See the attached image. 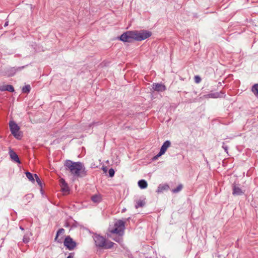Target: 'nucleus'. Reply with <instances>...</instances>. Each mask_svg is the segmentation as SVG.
I'll use <instances>...</instances> for the list:
<instances>
[{
  "label": "nucleus",
  "instance_id": "4be33fe9",
  "mask_svg": "<svg viewBox=\"0 0 258 258\" xmlns=\"http://www.w3.org/2000/svg\"><path fill=\"white\" fill-rule=\"evenodd\" d=\"M31 87L30 85H26L24 86L22 89V92L23 93L28 94L31 91Z\"/></svg>",
  "mask_w": 258,
  "mask_h": 258
},
{
  "label": "nucleus",
  "instance_id": "bb28decb",
  "mask_svg": "<svg viewBox=\"0 0 258 258\" xmlns=\"http://www.w3.org/2000/svg\"><path fill=\"white\" fill-rule=\"evenodd\" d=\"M33 194L31 193L26 195L24 198L26 199L27 201H28V202H29V200L32 199L33 198Z\"/></svg>",
  "mask_w": 258,
  "mask_h": 258
},
{
  "label": "nucleus",
  "instance_id": "ea45409f",
  "mask_svg": "<svg viewBox=\"0 0 258 258\" xmlns=\"http://www.w3.org/2000/svg\"><path fill=\"white\" fill-rule=\"evenodd\" d=\"M130 219V218H127L126 220H128Z\"/></svg>",
  "mask_w": 258,
  "mask_h": 258
},
{
  "label": "nucleus",
  "instance_id": "cd10ccee",
  "mask_svg": "<svg viewBox=\"0 0 258 258\" xmlns=\"http://www.w3.org/2000/svg\"><path fill=\"white\" fill-rule=\"evenodd\" d=\"M108 174H109V176L110 177H112L113 176H114V174H115L114 170L113 168H110L108 170Z\"/></svg>",
  "mask_w": 258,
  "mask_h": 258
},
{
  "label": "nucleus",
  "instance_id": "7c9ffc66",
  "mask_svg": "<svg viewBox=\"0 0 258 258\" xmlns=\"http://www.w3.org/2000/svg\"><path fill=\"white\" fill-rule=\"evenodd\" d=\"M222 148L224 150L225 152H226V153H228V147L227 145H226V144L224 142H223Z\"/></svg>",
  "mask_w": 258,
  "mask_h": 258
},
{
  "label": "nucleus",
  "instance_id": "c85d7f7f",
  "mask_svg": "<svg viewBox=\"0 0 258 258\" xmlns=\"http://www.w3.org/2000/svg\"><path fill=\"white\" fill-rule=\"evenodd\" d=\"M163 155V154H162L161 152L159 151V152L156 155H155L152 158V160H157L160 157H161Z\"/></svg>",
  "mask_w": 258,
  "mask_h": 258
},
{
  "label": "nucleus",
  "instance_id": "f704fd0d",
  "mask_svg": "<svg viewBox=\"0 0 258 258\" xmlns=\"http://www.w3.org/2000/svg\"><path fill=\"white\" fill-rule=\"evenodd\" d=\"M119 239H120V238H119V237H118V238H114V239H114V240H115V241H116V242H119Z\"/></svg>",
  "mask_w": 258,
  "mask_h": 258
},
{
  "label": "nucleus",
  "instance_id": "b1692460",
  "mask_svg": "<svg viewBox=\"0 0 258 258\" xmlns=\"http://www.w3.org/2000/svg\"><path fill=\"white\" fill-rule=\"evenodd\" d=\"M183 188V185L181 184H179L176 188L173 189L172 191L173 193H177L180 191Z\"/></svg>",
  "mask_w": 258,
  "mask_h": 258
},
{
  "label": "nucleus",
  "instance_id": "473e14b6",
  "mask_svg": "<svg viewBox=\"0 0 258 258\" xmlns=\"http://www.w3.org/2000/svg\"><path fill=\"white\" fill-rule=\"evenodd\" d=\"M64 226L66 227H68L70 226V224L68 222H66L64 225Z\"/></svg>",
  "mask_w": 258,
  "mask_h": 258
},
{
  "label": "nucleus",
  "instance_id": "9b49d317",
  "mask_svg": "<svg viewBox=\"0 0 258 258\" xmlns=\"http://www.w3.org/2000/svg\"><path fill=\"white\" fill-rule=\"evenodd\" d=\"M244 194L243 191L238 186L235 184L232 185V195L234 196H241Z\"/></svg>",
  "mask_w": 258,
  "mask_h": 258
},
{
  "label": "nucleus",
  "instance_id": "ddd939ff",
  "mask_svg": "<svg viewBox=\"0 0 258 258\" xmlns=\"http://www.w3.org/2000/svg\"><path fill=\"white\" fill-rule=\"evenodd\" d=\"M59 184L63 192H69L70 191L68 184L63 178L59 179Z\"/></svg>",
  "mask_w": 258,
  "mask_h": 258
},
{
  "label": "nucleus",
  "instance_id": "2eb2a0df",
  "mask_svg": "<svg viewBox=\"0 0 258 258\" xmlns=\"http://www.w3.org/2000/svg\"><path fill=\"white\" fill-rule=\"evenodd\" d=\"M169 189V186L167 184H160L158 185L156 190V192L158 194L163 192L165 190H167Z\"/></svg>",
  "mask_w": 258,
  "mask_h": 258
},
{
  "label": "nucleus",
  "instance_id": "423d86ee",
  "mask_svg": "<svg viewBox=\"0 0 258 258\" xmlns=\"http://www.w3.org/2000/svg\"><path fill=\"white\" fill-rule=\"evenodd\" d=\"M9 126L11 134L15 138L20 140L22 137V135L19 131L20 129L19 126L13 120H11L9 122Z\"/></svg>",
  "mask_w": 258,
  "mask_h": 258
},
{
  "label": "nucleus",
  "instance_id": "20e7f679",
  "mask_svg": "<svg viewBox=\"0 0 258 258\" xmlns=\"http://www.w3.org/2000/svg\"><path fill=\"white\" fill-rule=\"evenodd\" d=\"M125 229V222L122 220H118L114 223V228L108 229L109 232L112 234H116L119 236H122Z\"/></svg>",
  "mask_w": 258,
  "mask_h": 258
},
{
  "label": "nucleus",
  "instance_id": "412c9836",
  "mask_svg": "<svg viewBox=\"0 0 258 258\" xmlns=\"http://www.w3.org/2000/svg\"><path fill=\"white\" fill-rule=\"evenodd\" d=\"M251 91L258 98V84H255L252 86Z\"/></svg>",
  "mask_w": 258,
  "mask_h": 258
},
{
  "label": "nucleus",
  "instance_id": "f257e3e1",
  "mask_svg": "<svg viewBox=\"0 0 258 258\" xmlns=\"http://www.w3.org/2000/svg\"><path fill=\"white\" fill-rule=\"evenodd\" d=\"M64 166L66 169L70 171L74 176L83 177L87 175L86 168L81 162H73L70 160H67Z\"/></svg>",
  "mask_w": 258,
  "mask_h": 258
},
{
  "label": "nucleus",
  "instance_id": "a878e982",
  "mask_svg": "<svg viewBox=\"0 0 258 258\" xmlns=\"http://www.w3.org/2000/svg\"><path fill=\"white\" fill-rule=\"evenodd\" d=\"M30 241V238L27 234H25L23 238V242L24 243H28Z\"/></svg>",
  "mask_w": 258,
  "mask_h": 258
},
{
  "label": "nucleus",
  "instance_id": "58836bf2",
  "mask_svg": "<svg viewBox=\"0 0 258 258\" xmlns=\"http://www.w3.org/2000/svg\"><path fill=\"white\" fill-rule=\"evenodd\" d=\"M77 226L75 224L72 225V227H76Z\"/></svg>",
  "mask_w": 258,
  "mask_h": 258
},
{
  "label": "nucleus",
  "instance_id": "2f4dec72",
  "mask_svg": "<svg viewBox=\"0 0 258 258\" xmlns=\"http://www.w3.org/2000/svg\"><path fill=\"white\" fill-rule=\"evenodd\" d=\"M74 252H71L69 253V255L67 256V258H74Z\"/></svg>",
  "mask_w": 258,
  "mask_h": 258
},
{
  "label": "nucleus",
  "instance_id": "9d476101",
  "mask_svg": "<svg viewBox=\"0 0 258 258\" xmlns=\"http://www.w3.org/2000/svg\"><path fill=\"white\" fill-rule=\"evenodd\" d=\"M152 89L157 92H163L166 90V87L164 84L160 83H153L152 84Z\"/></svg>",
  "mask_w": 258,
  "mask_h": 258
},
{
  "label": "nucleus",
  "instance_id": "1a4fd4ad",
  "mask_svg": "<svg viewBox=\"0 0 258 258\" xmlns=\"http://www.w3.org/2000/svg\"><path fill=\"white\" fill-rule=\"evenodd\" d=\"M9 155L10 156V158L11 160L15 162V163L21 164V160L18 156V155L17 154V153L14 151L12 149H10L9 152Z\"/></svg>",
  "mask_w": 258,
  "mask_h": 258
},
{
  "label": "nucleus",
  "instance_id": "dca6fc26",
  "mask_svg": "<svg viewBox=\"0 0 258 258\" xmlns=\"http://www.w3.org/2000/svg\"><path fill=\"white\" fill-rule=\"evenodd\" d=\"M0 90L1 91H9L10 92H14L15 89L14 87L11 85H6L0 86Z\"/></svg>",
  "mask_w": 258,
  "mask_h": 258
},
{
  "label": "nucleus",
  "instance_id": "5701e85b",
  "mask_svg": "<svg viewBox=\"0 0 258 258\" xmlns=\"http://www.w3.org/2000/svg\"><path fill=\"white\" fill-rule=\"evenodd\" d=\"M146 204L145 200H139L135 205V208L138 209L140 207H143Z\"/></svg>",
  "mask_w": 258,
  "mask_h": 258
},
{
  "label": "nucleus",
  "instance_id": "4468645a",
  "mask_svg": "<svg viewBox=\"0 0 258 258\" xmlns=\"http://www.w3.org/2000/svg\"><path fill=\"white\" fill-rule=\"evenodd\" d=\"M171 142L169 140H166L165 141L163 145H162L160 152H161L162 154H164L167 149L170 146Z\"/></svg>",
  "mask_w": 258,
  "mask_h": 258
},
{
  "label": "nucleus",
  "instance_id": "f3484780",
  "mask_svg": "<svg viewBox=\"0 0 258 258\" xmlns=\"http://www.w3.org/2000/svg\"><path fill=\"white\" fill-rule=\"evenodd\" d=\"M64 232V230L62 228H59L56 232V236L54 238V240L57 241L58 243H61V239H58V236L60 234H62Z\"/></svg>",
  "mask_w": 258,
  "mask_h": 258
},
{
  "label": "nucleus",
  "instance_id": "f03ea898",
  "mask_svg": "<svg viewBox=\"0 0 258 258\" xmlns=\"http://www.w3.org/2000/svg\"><path fill=\"white\" fill-rule=\"evenodd\" d=\"M93 238L96 247L98 248L110 249L114 245H116L114 242L108 240L105 237L97 233H94Z\"/></svg>",
  "mask_w": 258,
  "mask_h": 258
},
{
  "label": "nucleus",
  "instance_id": "6e6552de",
  "mask_svg": "<svg viewBox=\"0 0 258 258\" xmlns=\"http://www.w3.org/2000/svg\"><path fill=\"white\" fill-rule=\"evenodd\" d=\"M63 245L69 250H73L77 245V243L70 236L65 237Z\"/></svg>",
  "mask_w": 258,
  "mask_h": 258
},
{
  "label": "nucleus",
  "instance_id": "393cba45",
  "mask_svg": "<svg viewBox=\"0 0 258 258\" xmlns=\"http://www.w3.org/2000/svg\"><path fill=\"white\" fill-rule=\"evenodd\" d=\"M34 177L35 178V180H36L37 183H38V184L39 185V186L40 187H42V183L41 181V179L38 176V175L37 174H34Z\"/></svg>",
  "mask_w": 258,
  "mask_h": 258
},
{
  "label": "nucleus",
  "instance_id": "c9c22d12",
  "mask_svg": "<svg viewBox=\"0 0 258 258\" xmlns=\"http://www.w3.org/2000/svg\"><path fill=\"white\" fill-rule=\"evenodd\" d=\"M8 24H9V22L8 21L6 22L4 24V27L7 26L8 25Z\"/></svg>",
  "mask_w": 258,
  "mask_h": 258
},
{
  "label": "nucleus",
  "instance_id": "6ab92c4d",
  "mask_svg": "<svg viewBox=\"0 0 258 258\" xmlns=\"http://www.w3.org/2000/svg\"><path fill=\"white\" fill-rule=\"evenodd\" d=\"M91 200L95 203H99L101 201L102 198L99 195H94L91 197Z\"/></svg>",
  "mask_w": 258,
  "mask_h": 258
},
{
  "label": "nucleus",
  "instance_id": "f8f14e48",
  "mask_svg": "<svg viewBox=\"0 0 258 258\" xmlns=\"http://www.w3.org/2000/svg\"><path fill=\"white\" fill-rule=\"evenodd\" d=\"M225 96V93L222 91H220V92L211 93L204 95V96L207 98H217L222 97Z\"/></svg>",
  "mask_w": 258,
  "mask_h": 258
},
{
  "label": "nucleus",
  "instance_id": "aec40b11",
  "mask_svg": "<svg viewBox=\"0 0 258 258\" xmlns=\"http://www.w3.org/2000/svg\"><path fill=\"white\" fill-rule=\"evenodd\" d=\"M25 174L26 177L30 181H31L32 183L35 182V180L34 179V174H33L29 171H27L25 172Z\"/></svg>",
  "mask_w": 258,
  "mask_h": 258
},
{
  "label": "nucleus",
  "instance_id": "c756f323",
  "mask_svg": "<svg viewBox=\"0 0 258 258\" xmlns=\"http://www.w3.org/2000/svg\"><path fill=\"white\" fill-rule=\"evenodd\" d=\"M194 81L196 83L199 84L201 82V78L198 75L195 76L194 77Z\"/></svg>",
  "mask_w": 258,
  "mask_h": 258
},
{
  "label": "nucleus",
  "instance_id": "0eeeda50",
  "mask_svg": "<svg viewBox=\"0 0 258 258\" xmlns=\"http://www.w3.org/2000/svg\"><path fill=\"white\" fill-rule=\"evenodd\" d=\"M119 40L124 42H132L134 40L133 31H127L122 34L119 37Z\"/></svg>",
  "mask_w": 258,
  "mask_h": 258
},
{
  "label": "nucleus",
  "instance_id": "7ed1b4c3",
  "mask_svg": "<svg viewBox=\"0 0 258 258\" xmlns=\"http://www.w3.org/2000/svg\"><path fill=\"white\" fill-rule=\"evenodd\" d=\"M25 66H22L20 67H5L1 66L0 68V76H6L8 77L14 76L17 71H21L25 68Z\"/></svg>",
  "mask_w": 258,
  "mask_h": 258
},
{
  "label": "nucleus",
  "instance_id": "39448f33",
  "mask_svg": "<svg viewBox=\"0 0 258 258\" xmlns=\"http://www.w3.org/2000/svg\"><path fill=\"white\" fill-rule=\"evenodd\" d=\"M134 40L141 41L144 40L152 35V32L146 30H141L140 31L134 30Z\"/></svg>",
  "mask_w": 258,
  "mask_h": 258
},
{
  "label": "nucleus",
  "instance_id": "72a5a7b5",
  "mask_svg": "<svg viewBox=\"0 0 258 258\" xmlns=\"http://www.w3.org/2000/svg\"><path fill=\"white\" fill-rule=\"evenodd\" d=\"M40 192L41 194L42 195H44V190H43L42 189V187H40Z\"/></svg>",
  "mask_w": 258,
  "mask_h": 258
},
{
  "label": "nucleus",
  "instance_id": "a211bd4d",
  "mask_svg": "<svg viewBox=\"0 0 258 258\" xmlns=\"http://www.w3.org/2000/svg\"><path fill=\"white\" fill-rule=\"evenodd\" d=\"M138 184L141 189H145L147 188L148 186V183L145 179H141L139 180Z\"/></svg>",
  "mask_w": 258,
  "mask_h": 258
},
{
  "label": "nucleus",
  "instance_id": "e433bc0d",
  "mask_svg": "<svg viewBox=\"0 0 258 258\" xmlns=\"http://www.w3.org/2000/svg\"><path fill=\"white\" fill-rule=\"evenodd\" d=\"M19 228H20V229L21 230H22V231H24V228L23 227V226H19Z\"/></svg>",
  "mask_w": 258,
  "mask_h": 258
},
{
  "label": "nucleus",
  "instance_id": "4c0bfd02",
  "mask_svg": "<svg viewBox=\"0 0 258 258\" xmlns=\"http://www.w3.org/2000/svg\"><path fill=\"white\" fill-rule=\"evenodd\" d=\"M103 170L105 172H106V167H103Z\"/></svg>",
  "mask_w": 258,
  "mask_h": 258
}]
</instances>
